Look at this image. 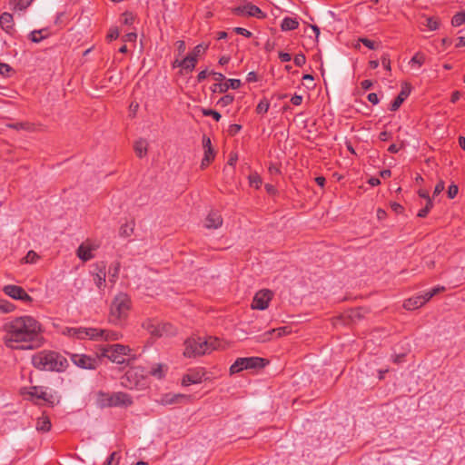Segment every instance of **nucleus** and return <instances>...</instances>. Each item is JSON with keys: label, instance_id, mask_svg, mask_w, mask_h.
Returning <instances> with one entry per match:
<instances>
[{"label": "nucleus", "instance_id": "f257e3e1", "mask_svg": "<svg viewBox=\"0 0 465 465\" xmlns=\"http://www.w3.org/2000/svg\"><path fill=\"white\" fill-rule=\"evenodd\" d=\"M3 342L11 350H35L45 341L43 325L31 315L10 318L3 326Z\"/></svg>", "mask_w": 465, "mask_h": 465}, {"label": "nucleus", "instance_id": "f03ea898", "mask_svg": "<svg viewBox=\"0 0 465 465\" xmlns=\"http://www.w3.org/2000/svg\"><path fill=\"white\" fill-rule=\"evenodd\" d=\"M32 364L40 371L62 372L68 367L66 358L56 351H41L33 355Z\"/></svg>", "mask_w": 465, "mask_h": 465}, {"label": "nucleus", "instance_id": "7ed1b4c3", "mask_svg": "<svg viewBox=\"0 0 465 465\" xmlns=\"http://www.w3.org/2000/svg\"><path fill=\"white\" fill-rule=\"evenodd\" d=\"M221 341L218 338L209 336L204 337H191L184 342V356L188 358L199 357L206 353H211L213 351L218 349Z\"/></svg>", "mask_w": 465, "mask_h": 465}, {"label": "nucleus", "instance_id": "20e7f679", "mask_svg": "<svg viewBox=\"0 0 465 465\" xmlns=\"http://www.w3.org/2000/svg\"><path fill=\"white\" fill-rule=\"evenodd\" d=\"M130 309V297L124 292H119L110 304L109 322L114 325H122L126 321Z\"/></svg>", "mask_w": 465, "mask_h": 465}, {"label": "nucleus", "instance_id": "39448f33", "mask_svg": "<svg viewBox=\"0 0 465 465\" xmlns=\"http://www.w3.org/2000/svg\"><path fill=\"white\" fill-rule=\"evenodd\" d=\"M21 394L25 397L26 400L38 403V401H44L49 406H54L58 402L57 398L51 392L47 391V389L42 386H31L29 388H22L20 391Z\"/></svg>", "mask_w": 465, "mask_h": 465}, {"label": "nucleus", "instance_id": "423d86ee", "mask_svg": "<svg viewBox=\"0 0 465 465\" xmlns=\"http://www.w3.org/2000/svg\"><path fill=\"white\" fill-rule=\"evenodd\" d=\"M265 359L261 357H244L237 358L230 367V373L235 374L243 370L261 369L266 365Z\"/></svg>", "mask_w": 465, "mask_h": 465}, {"label": "nucleus", "instance_id": "0eeeda50", "mask_svg": "<svg viewBox=\"0 0 465 465\" xmlns=\"http://www.w3.org/2000/svg\"><path fill=\"white\" fill-rule=\"evenodd\" d=\"M104 355L116 364H124L126 363L125 357L132 356V349L126 345L116 343L104 349Z\"/></svg>", "mask_w": 465, "mask_h": 465}, {"label": "nucleus", "instance_id": "6e6552de", "mask_svg": "<svg viewBox=\"0 0 465 465\" xmlns=\"http://www.w3.org/2000/svg\"><path fill=\"white\" fill-rule=\"evenodd\" d=\"M144 374L140 367L130 368L121 378V384L130 390L143 385Z\"/></svg>", "mask_w": 465, "mask_h": 465}, {"label": "nucleus", "instance_id": "1a4fd4ad", "mask_svg": "<svg viewBox=\"0 0 465 465\" xmlns=\"http://www.w3.org/2000/svg\"><path fill=\"white\" fill-rule=\"evenodd\" d=\"M143 328L154 337H162L170 331L172 325L170 323H162L155 320H146L143 322Z\"/></svg>", "mask_w": 465, "mask_h": 465}, {"label": "nucleus", "instance_id": "9d476101", "mask_svg": "<svg viewBox=\"0 0 465 465\" xmlns=\"http://www.w3.org/2000/svg\"><path fill=\"white\" fill-rule=\"evenodd\" d=\"M70 358L74 365L82 369L94 370L98 365L97 358L85 354L72 353Z\"/></svg>", "mask_w": 465, "mask_h": 465}, {"label": "nucleus", "instance_id": "9b49d317", "mask_svg": "<svg viewBox=\"0 0 465 465\" xmlns=\"http://www.w3.org/2000/svg\"><path fill=\"white\" fill-rule=\"evenodd\" d=\"M3 292L14 300L25 302H31L33 301V298L25 291V289L18 285H5L3 287Z\"/></svg>", "mask_w": 465, "mask_h": 465}, {"label": "nucleus", "instance_id": "f8f14e48", "mask_svg": "<svg viewBox=\"0 0 465 465\" xmlns=\"http://www.w3.org/2000/svg\"><path fill=\"white\" fill-rule=\"evenodd\" d=\"M273 293L267 289L257 292L252 299V308L254 310H265L272 299Z\"/></svg>", "mask_w": 465, "mask_h": 465}, {"label": "nucleus", "instance_id": "ddd939ff", "mask_svg": "<svg viewBox=\"0 0 465 465\" xmlns=\"http://www.w3.org/2000/svg\"><path fill=\"white\" fill-rule=\"evenodd\" d=\"M205 372L203 369L189 370L186 374L183 376L182 385L189 386L191 384H198L203 381Z\"/></svg>", "mask_w": 465, "mask_h": 465}, {"label": "nucleus", "instance_id": "4468645a", "mask_svg": "<svg viewBox=\"0 0 465 465\" xmlns=\"http://www.w3.org/2000/svg\"><path fill=\"white\" fill-rule=\"evenodd\" d=\"M94 277V284L99 288L103 289L105 286L106 279V266L104 262H98L94 264V270L92 272Z\"/></svg>", "mask_w": 465, "mask_h": 465}, {"label": "nucleus", "instance_id": "2eb2a0df", "mask_svg": "<svg viewBox=\"0 0 465 465\" xmlns=\"http://www.w3.org/2000/svg\"><path fill=\"white\" fill-rule=\"evenodd\" d=\"M234 12L236 14H241L243 15L257 17V18H263L265 15L262 13V11L255 5H252V3H247L243 5L242 6H239L235 8Z\"/></svg>", "mask_w": 465, "mask_h": 465}, {"label": "nucleus", "instance_id": "dca6fc26", "mask_svg": "<svg viewBox=\"0 0 465 465\" xmlns=\"http://www.w3.org/2000/svg\"><path fill=\"white\" fill-rule=\"evenodd\" d=\"M95 330H91V328H65L63 331L64 334L69 336V337H76L78 339H84L89 338L91 339V336H94V333L95 332Z\"/></svg>", "mask_w": 465, "mask_h": 465}, {"label": "nucleus", "instance_id": "f3484780", "mask_svg": "<svg viewBox=\"0 0 465 465\" xmlns=\"http://www.w3.org/2000/svg\"><path fill=\"white\" fill-rule=\"evenodd\" d=\"M411 85L408 83H405L401 86V90L400 94L397 95V97L393 100V102L391 104L390 110L392 112L397 111L401 104L409 97L411 92Z\"/></svg>", "mask_w": 465, "mask_h": 465}, {"label": "nucleus", "instance_id": "a211bd4d", "mask_svg": "<svg viewBox=\"0 0 465 465\" xmlns=\"http://www.w3.org/2000/svg\"><path fill=\"white\" fill-rule=\"evenodd\" d=\"M91 330L96 331L94 333V336H91V340L117 341L121 337V334L118 331L111 330H104L97 328H91Z\"/></svg>", "mask_w": 465, "mask_h": 465}, {"label": "nucleus", "instance_id": "6ab92c4d", "mask_svg": "<svg viewBox=\"0 0 465 465\" xmlns=\"http://www.w3.org/2000/svg\"><path fill=\"white\" fill-rule=\"evenodd\" d=\"M112 394L114 407H128L133 404L132 397L125 392L118 391Z\"/></svg>", "mask_w": 465, "mask_h": 465}, {"label": "nucleus", "instance_id": "aec40b11", "mask_svg": "<svg viewBox=\"0 0 465 465\" xmlns=\"http://www.w3.org/2000/svg\"><path fill=\"white\" fill-rule=\"evenodd\" d=\"M428 302L425 294L416 295L406 300L403 303V307L406 310L411 311L418 309L424 305Z\"/></svg>", "mask_w": 465, "mask_h": 465}, {"label": "nucleus", "instance_id": "412c9836", "mask_svg": "<svg viewBox=\"0 0 465 465\" xmlns=\"http://www.w3.org/2000/svg\"><path fill=\"white\" fill-rule=\"evenodd\" d=\"M95 249H96L95 246H91V245L84 242V243L80 244V246L78 247V249L76 251V255L82 261L87 262V261L92 260L94 257L93 252Z\"/></svg>", "mask_w": 465, "mask_h": 465}, {"label": "nucleus", "instance_id": "4be33fe9", "mask_svg": "<svg viewBox=\"0 0 465 465\" xmlns=\"http://www.w3.org/2000/svg\"><path fill=\"white\" fill-rule=\"evenodd\" d=\"M223 224V218L217 212H211L205 219V227L208 229H218Z\"/></svg>", "mask_w": 465, "mask_h": 465}, {"label": "nucleus", "instance_id": "5701e85b", "mask_svg": "<svg viewBox=\"0 0 465 465\" xmlns=\"http://www.w3.org/2000/svg\"><path fill=\"white\" fill-rule=\"evenodd\" d=\"M112 398V393H107L100 391L97 392L96 395V405L102 409L114 407Z\"/></svg>", "mask_w": 465, "mask_h": 465}, {"label": "nucleus", "instance_id": "b1692460", "mask_svg": "<svg viewBox=\"0 0 465 465\" xmlns=\"http://www.w3.org/2000/svg\"><path fill=\"white\" fill-rule=\"evenodd\" d=\"M14 17L10 13L5 12L0 15V26L7 34L14 31Z\"/></svg>", "mask_w": 465, "mask_h": 465}, {"label": "nucleus", "instance_id": "393cba45", "mask_svg": "<svg viewBox=\"0 0 465 465\" xmlns=\"http://www.w3.org/2000/svg\"><path fill=\"white\" fill-rule=\"evenodd\" d=\"M182 400H186V401H189L190 400V396L188 395H185V394H176V393H166L164 394L163 397H162V403L163 405H171V404H174V403H178L180 402Z\"/></svg>", "mask_w": 465, "mask_h": 465}, {"label": "nucleus", "instance_id": "a878e982", "mask_svg": "<svg viewBox=\"0 0 465 465\" xmlns=\"http://www.w3.org/2000/svg\"><path fill=\"white\" fill-rule=\"evenodd\" d=\"M52 424L48 415L43 413L36 420V430L39 432H47L51 430Z\"/></svg>", "mask_w": 465, "mask_h": 465}, {"label": "nucleus", "instance_id": "bb28decb", "mask_svg": "<svg viewBox=\"0 0 465 465\" xmlns=\"http://www.w3.org/2000/svg\"><path fill=\"white\" fill-rule=\"evenodd\" d=\"M49 35V30L47 28H43L40 30L32 31L29 35V39L34 43H40L44 39H46Z\"/></svg>", "mask_w": 465, "mask_h": 465}, {"label": "nucleus", "instance_id": "cd10ccee", "mask_svg": "<svg viewBox=\"0 0 465 465\" xmlns=\"http://www.w3.org/2000/svg\"><path fill=\"white\" fill-rule=\"evenodd\" d=\"M167 366L162 363H156L148 371V374L157 379H162L165 376Z\"/></svg>", "mask_w": 465, "mask_h": 465}, {"label": "nucleus", "instance_id": "c85d7f7f", "mask_svg": "<svg viewBox=\"0 0 465 465\" xmlns=\"http://www.w3.org/2000/svg\"><path fill=\"white\" fill-rule=\"evenodd\" d=\"M121 269V262L119 261H115L111 263L109 266V282L112 283H115L119 277V272Z\"/></svg>", "mask_w": 465, "mask_h": 465}, {"label": "nucleus", "instance_id": "c756f323", "mask_svg": "<svg viewBox=\"0 0 465 465\" xmlns=\"http://www.w3.org/2000/svg\"><path fill=\"white\" fill-rule=\"evenodd\" d=\"M6 127L14 130H25L28 132H34L35 130V126L34 124H31L29 122H20V123H13V124H6Z\"/></svg>", "mask_w": 465, "mask_h": 465}, {"label": "nucleus", "instance_id": "7c9ffc66", "mask_svg": "<svg viewBox=\"0 0 465 465\" xmlns=\"http://www.w3.org/2000/svg\"><path fill=\"white\" fill-rule=\"evenodd\" d=\"M299 26V22L296 18L292 17H284L281 24V28L282 31H291L295 30Z\"/></svg>", "mask_w": 465, "mask_h": 465}, {"label": "nucleus", "instance_id": "2f4dec72", "mask_svg": "<svg viewBox=\"0 0 465 465\" xmlns=\"http://www.w3.org/2000/svg\"><path fill=\"white\" fill-rule=\"evenodd\" d=\"M203 157L201 162L202 169H205L214 160L216 154L213 148L203 149Z\"/></svg>", "mask_w": 465, "mask_h": 465}, {"label": "nucleus", "instance_id": "473e14b6", "mask_svg": "<svg viewBox=\"0 0 465 465\" xmlns=\"http://www.w3.org/2000/svg\"><path fill=\"white\" fill-rule=\"evenodd\" d=\"M134 152L139 158H143L147 153V143L143 139L136 141L134 143Z\"/></svg>", "mask_w": 465, "mask_h": 465}, {"label": "nucleus", "instance_id": "72a5a7b5", "mask_svg": "<svg viewBox=\"0 0 465 465\" xmlns=\"http://www.w3.org/2000/svg\"><path fill=\"white\" fill-rule=\"evenodd\" d=\"M182 64L183 70H185L186 72H193L197 64V60L188 54L186 57L182 59Z\"/></svg>", "mask_w": 465, "mask_h": 465}, {"label": "nucleus", "instance_id": "f704fd0d", "mask_svg": "<svg viewBox=\"0 0 465 465\" xmlns=\"http://www.w3.org/2000/svg\"><path fill=\"white\" fill-rule=\"evenodd\" d=\"M208 45L199 44L193 49L189 55L196 58L198 61V58L205 53V51L208 49Z\"/></svg>", "mask_w": 465, "mask_h": 465}, {"label": "nucleus", "instance_id": "c9c22d12", "mask_svg": "<svg viewBox=\"0 0 465 465\" xmlns=\"http://www.w3.org/2000/svg\"><path fill=\"white\" fill-rule=\"evenodd\" d=\"M33 0H10V5L14 6L15 10H25L32 3Z\"/></svg>", "mask_w": 465, "mask_h": 465}, {"label": "nucleus", "instance_id": "e433bc0d", "mask_svg": "<svg viewBox=\"0 0 465 465\" xmlns=\"http://www.w3.org/2000/svg\"><path fill=\"white\" fill-rule=\"evenodd\" d=\"M134 223H126L123 224L120 227V231H119L120 236H122V237L131 236L132 233L134 232Z\"/></svg>", "mask_w": 465, "mask_h": 465}, {"label": "nucleus", "instance_id": "4c0bfd02", "mask_svg": "<svg viewBox=\"0 0 465 465\" xmlns=\"http://www.w3.org/2000/svg\"><path fill=\"white\" fill-rule=\"evenodd\" d=\"M15 309V306L12 302L5 300H0V315L12 312Z\"/></svg>", "mask_w": 465, "mask_h": 465}, {"label": "nucleus", "instance_id": "58836bf2", "mask_svg": "<svg viewBox=\"0 0 465 465\" xmlns=\"http://www.w3.org/2000/svg\"><path fill=\"white\" fill-rule=\"evenodd\" d=\"M274 336V331L273 329H271L258 336L255 337V341L257 342H267L272 340Z\"/></svg>", "mask_w": 465, "mask_h": 465}, {"label": "nucleus", "instance_id": "ea45409f", "mask_svg": "<svg viewBox=\"0 0 465 465\" xmlns=\"http://www.w3.org/2000/svg\"><path fill=\"white\" fill-rule=\"evenodd\" d=\"M228 89L229 84L227 83H216L211 86V91L213 93L224 94L228 91Z\"/></svg>", "mask_w": 465, "mask_h": 465}, {"label": "nucleus", "instance_id": "a19ab883", "mask_svg": "<svg viewBox=\"0 0 465 465\" xmlns=\"http://www.w3.org/2000/svg\"><path fill=\"white\" fill-rule=\"evenodd\" d=\"M465 23V13L460 12L455 14L451 18L452 26H460Z\"/></svg>", "mask_w": 465, "mask_h": 465}, {"label": "nucleus", "instance_id": "79ce46f5", "mask_svg": "<svg viewBox=\"0 0 465 465\" xmlns=\"http://www.w3.org/2000/svg\"><path fill=\"white\" fill-rule=\"evenodd\" d=\"M423 25L427 26L430 30L434 31L439 28L440 22L435 17H426Z\"/></svg>", "mask_w": 465, "mask_h": 465}, {"label": "nucleus", "instance_id": "37998d69", "mask_svg": "<svg viewBox=\"0 0 465 465\" xmlns=\"http://www.w3.org/2000/svg\"><path fill=\"white\" fill-rule=\"evenodd\" d=\"M262 178L257 173L249 175V183L252 187L258 189L262 185Z\"/></svg>", "mask_w": 465, "mask_h": 465}, {"label": "nucleus", "instance_id": "c03bdc74", "mask_svg": "<svg viewBox=\"0 0 465 465\" xmlns=\"http://www.w3.org/2000/svg\"><path fill=\"white\" fill-rule=\"evenodd\" d=\"M425 63V55L421 52L416 53L411 59L410 64H417L420 67Z\"/></svg>", "mask_w": 465, "mask_h": 465}, {"label": "nucleus", "instance_id": "a18cd8bd", "mask_svg": "<svg viewBox=\"0 0 465 465\" xmlns=\"http://www.w3.org/2000/svg\"><path fill=\"white\" fill-rule=\"evenodd\" d=\"M269 107H270V103H269V101H268L267 99H265V98H264V99H262V100L259 102V104H258V105H257V107H256V113H257V114H265V113H267V112H268Z\"/></svg>", "mask_w": 465, "mask_h": 465}, {"label": "nucleus", "instance_id": "49530a36", "mask_svg": "<svg viewBox=\"0 0 465 465\" xmlns=\"http://www.w3.org/2000/svg\"><path fill=\"white\" fill-rule=\"evenodd\" d=\"M234 100V96L232 94H225L217 101V105L225 107L231 104Z\"/></svg>", "mask_w": 465, "mask_h": 465}, {"label": "nucleus", "instance_id": "de8ad7c7", "mask_svg": "<svg viewBox=\"0 0 465 465\" xmlns=\"http://www.w3.org/2000/svg\"><path fill=\"white\" fill-rule=\"evenodd\" d=\"M39 258L40 256L35 251H29L24 260L25 263H35Z\"/></svg>", "mask_w": 465, "mask_h": 465}, {"label": "nucleus", "instance_id": "09e8293b", "mask_svg": "<svg viewBox=\"0 0 465 465\" xmlns=\"http://www.w3.org/2000/svg\"><path fill=\"white\" fill-rule=\"evenodd\" d=\"M358 41L371 50H375L378 48V45L374 41H371L368 38L361 37Z\"/></svg>", "mask_w": 465, "mask_h": 465}, {"label": "nucleus", "instance_id": "8fccbe9b", "mask_svg": "<svg viewBox=\"0 0 465 465\" xmlns=\"http://www.w3.org/2000/svg\"><path fill=\"white\" fill-rule=\"evenodd\" d=\"M203 114L204 116H212L216 122L220 121L222 117L219 112L212 109H203Z\"/></svg>", "mask_w": 465, "mask_h": 465}, {"label": "nucleus", "instance_id": "3c124183", "mask_svg": "<svg viewBox=\"0 0 465 465\" xmlns=\"http://www.w3.org/2000/svg\"><path fill=\"white\" fill-rule=\"evenodd\" d=\"M444 290H445L444 287L438 286V287H434L431 290L424 292V294H425L427 300L430 301L434 295H436L437 293H439Z\"/></svg>", "mask_w": 465, "mask_h": 465}, {"label": "nucleus", "instance_id": "603ef678", "mask_svg": "<svg viewBox=\"0 0 465 465\" xmlns=\"http://www.w3.org/2000/svg\"><path fill=\"white\" fill-rule=\"evenodd\" d=\"M293 62L296 66L302 67L306 63V57L302 53L297 54L293 58Z\"/></svg>", "mask_w": 465, "mask_h": 465}, {"label": "nucleus", "instance_id": "864d4df0", "mask_svg": "<svg viewBox=\"0 0 465 465\" xmlns=\"http://www.w3.org/2000/svg\"><path fill=\"white\" fill-rule=\"evenodd\" d=\"M123 17H124L123 23L124 25H133V23L134 21V16L133 15V13H131V12H124L123 14Z\"/></svg>", "mask_w": 465, "mask_h": 465}, {"label": "nucleus", "instance_id": "5fc2aeb1", "mask_svg": "<svg viewBox=\"0 0 465 465\" xmlns=\"http://www.w3.org/2000/svg\"><path fill=\"white\" fill-rule=\"evenodd\" d=\"M12 67L5 63H0V74L3 76H8L10 72H12Z\"/></svg>", "mask_w": 465, "mask_h": 465}, {"label": "nucleus", "instance_id": "6e6d98bb", "mask_svg": "<svg viewBox=\"0 0 465 465\" xmlns=\"http://www.w3.org/2000/svg\"><path fill=\"white\" fill-rule=\"evenodd\" d=\"M459 188L456 184L451 183L448 188V197L453 199L457 196Z\"/></svg>", "mask_w": 465, "mask_h": 465}, {"label": "nucleus", "instance_id": "4d7b16f0", "mask_svg": "<svg viewBox=\"0 0 465 465\" xmlns=\"http://www.w3.org/2000/svg\"><path fill=\"white\" fill-rule=\"evenodd\" d=\"M116 458H117V460L119 459L118 452H116V451L112 452L110 454V456L107 458L104 465H117L118 460L116 462H114Z\"/></svg>", "mask_w": 465, "mask_h": 465}, {"label": "nucleus", "instance_id": "13d9d810", "mask_svg": "<svg viewBox=\"0 0 465 465\" xmlns=\"http://www.w3.org/2000/svg\"><path fill=\"white\" fill-rule=\"evenodd\" d=\"M233 31L236 34L245 36L247 38H250L252 35V32H250L249 30L245 29L243 27H235V28H233Z\"/></svg>", "mask_w": 465, "mask_h": 465}, {"label": "nucleus", "instance_id": "bf43d9fd", "mask_svg": "<svg viewBox=\"0 0 465 465\" xmlns=\"http://www.w3.org/2000/svg\"><path fill=\"white\" fill-rule=\"evenodd\" d=\"M119 36V30L117 27H112L110 28L108 34H107V38L110 40V41H113V40H115L117 39Z\"/></svg>", "mask_w": 465, "mask_h": 465}, {"label": "nucleus", "instance_id": "052dcab7", "mask_svg": "<svg viewBox=\"0 0 465 465\" xmlns=\"http://www.w3.org/2000/svg\"><path fill=\"white\" fill-rule=\"evenodd\" d=\"M381 64L385 70L391 71V60L388 54H383L381 58Z\"/></svg>", "mask_w": 465, "mask_h": 465}, {"label": "nucleus", "instance_id": "680f3d73", "mask_svg": "<svg viewBox=\"0 0 465 465\" xmlns=\"http://www.w3.org/2000/svg\"><path fill=\"white\" fill-rule=\"evenodd\" d=\"M241 129H242V125L233 124L229 126L228 133L230 135L233 136V135L237 134L241 131Z\"/></svg>", "mask_w": 465, "mask_h": 465}, {"label": "nucleus", "instance_id": "e2e57ef3", "mask_svg": "<svg viewBox=\"0 0 465 465\" xmlns=\"http://www.w3.org/2000/svg\"><path fill=\"white\" fill-rule=\"evenodd\" d=\"M274 331V335L276 337H281L282 335H285L287 333H289L290 331H288V327H280V328H275L273 329Z\"/></svg>", "mask_w": 465, "mask_h": 465}, {"label": "nucleus", "instance_id": "0e129e2a", "mask_svg": "<svg viewBox=\"0 0 465 465\" xmlns=\"http://www.w3.org/2000/svg\"><path fill=\"white\" fill-rule=\"evenodd\" d=\"M445 188V183L443 181H440L435 188H434V191H433V196H436L438 194H440Z\"/></svg>", "mask_w": 465, "mask_h": 465}, {"label": "nucleus", "instance_id": "69168bd1", "mask_svg": "<svg viewBox=\"0 0 465 465\" xmlns=\"http://www.w3.org/2000/svg\"><path fill=\"white\" fill-rule=\"evenodd\" d=\"M229 84V88L238 89L241 86V80L239 79H229L226 82Z\"/></svg>", "mask_w": 465, "mask_h": 465}, {"label": "nucleus", "instance_id": "338daca9", "mask_svg": "<svg viewBox=\"0 0 465 465\" xmlns=\"http://www.w3.org/2000/svg\"><path fill=\"white\" fill-rule=\"evenodd\" d=\"M202 143H203V149L213 148V145H212V141H211L210 137H208L207 135H203V136Z\"/></svg>", "mask_w": 465, "mask_h": 465}, {"label": "nucleus", "instance_id": "774afa93", "mask_svg": "<svg viewBox=\"0 0 465 465\" xmlns=\"http://www.w3.org/2000/svg\"><path fill=\"white\" fill-rule=\"evenodd\" d=\"M175 45H176V48H177V51H178L179 54H182L184 53L185 48H186L184 41L179 40V41L176 42Z\"/></svg>", "mask_w": 465, "mask_h": 465}]
</instances>
